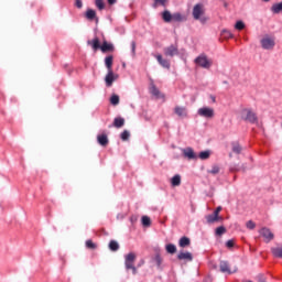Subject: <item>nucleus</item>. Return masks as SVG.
I'll use <instances>...</instances> for the list:
<instances>
[{
	"instance_id": "7ed1b4c3",
	"label": "nucleus",
	"mask_w": 282,
	"mask_h": 282,
	"mask_svg": "<svg viewBox=\"0 0 282 282\" xmlns=\"http://www.w3.org/2000/svg\"><path fill=\"white\" fill-rule=\"evenodd\" d=\"M240 116L242 120L246 122H250L251 124H254L258 122L257 113L252 111L251 109L245 108L241 110Z\"/></svg>"
},
{
	"instance_id": "6e6552de",
	"label": "nucleus",
	"mask_w": 282,
	"mask_h": 282,
	"mask_svg": "<svg viewBox=\"0 0 282 282\" xmlns=\"http://www.w3.org/2000/svg\"><path fill=\"white\" fill-rule=\"evenodd\" d=\"M260 235L263 237V239H265L267 243H270V241L274 239V234H272V231L265 227L260 230Z\"/></svg>"
},
{
	"instance_id": "4468645a",
	"label": "nucleus",
	"mask_w": 282,
	"mask_h": 282,
	"mask_svg": "<svg viewBox=\"0 0 282 282\" xmlns=\"http://www.w3.org/2000/svg\"><path fill=\"white\" fill-rule=\"evenodd\" d=\"M177 259L180 261H193V254L191 252H180Z\"/></svg>"
},
{
	"instance_id": "a18cd8bd",
	"label": "nucleus",
	"mask_w": 282,
	"mask_h": 282,
	"mask_svg": "<svg viewBox=\"0 0 282 282\" xmlns=\"http://www.w3.org/2000/svg\"><path fill=\"white\" fill-rule=\"evenodd\" d=\"M226 246H227L228 248H235V241H234V240H228V241L226 242Z\"/></svg>"
},
{
	"instance_id": "72a5a7b5",
	"label": "nucleus",
	"mask_w": 282,
	"mask_h": 282,
	"mask_svg": "<svg viewBox=\"0 0 282 282\" xmlns=\"http://www.w3.org/2000/svg\"><path fill=\"white\" fill-rule=\"evenodd\" d=\"M198 158L200 160H208L210 158V152L209 151H203L199 153Z\"/></svg>"
},
{
	"instance_id": "37998d69",
	"label": "nucleus",
	"mask_w": 282,
	"mask_h": 282,
	"mask_svg": "<svg viewBox=\"0 0 282 282\" xmlns=\"http://www.w3.org/2000/svg\"><path fill=\"white\" fill-rule=\"evenodd\" d=\"M154 261L158 265V268H160V265H162V257L160 254H156L155 258H154Z\"/></svg>"
},
{
	"instance_id": "58836bf2",
	"label": "nucleus",
	"mask_w": 282,
	"mask_h": 282,
	"mask_svg": "<svg viewBox=\"0 0 282 282\" xmlns=\"http://www.w3.org/2000/svg\"><path fill=\"white\" fill-rule=\"evenodd\" d=\"M219 165H214L212 170L208 171L212 175H217L219 173Z\"/></svg>"
},
{
	"instance_id": "412c9836",
	"label": "nucleus",
	"mask_w": 282,
	"mask_h": 282,
	"mask_svg": "<svg viewBox=\"0 0 282 282\" xmlns=\"http://www.w3.org/2000/svg\"><path fill=\"white\" fill-rule=\"evenodd\" d=\"M113 127H116V129H121V127H124V118L122 117L115 118Z\"/></svg>"
},
{
	"instance_id": "4be33fe9",
	"label": "nucleus",
	"mask_w": 282,
	"mask_h": 282,
	"mask_svg": "<svg viewBox=\"0 0 282 282\" xmlns=\"http://www.w3.org/2000/svg\"><path fill=\"white\" fill-rule=\"evenodd\" d=\"M181 184H182V176L180 174H176L171 178L172 186H180Z\"/></svg>"
},
{
	"instance_id": "a19ab883",
	"label": "nucleus",
	"mask_w": 282,
	"mask_h": 282,
	"mask_svg": "<svg viewBox=\"0 0 282 282\" xmlns=\"http://www.w3.org/2000/svg\"><path fill=\"white\" fill-rule=\"evenodd\" d=\"M232 151L234 153H241V145H239L238 143H234Z\"/></svg>"
},
{
	"instance_id": "b1692460",
	"label": "nucleus",
	"mask_w": 282,
	"mask_h": 282,
	"mask_svg": "<svg viewBox=\"0 0 282 282\" xmlns=\"http://www.w3.org/2000/svg\"><path fill=\"white\" fill-rule=\"evenodd\" d=\"M271 12H273V14H280V12H282V2L280 3H274L271 7Z\"/></svg>"
},
{
	"instance_id": "aec40b11",
	"label": "nucleus",
	"mask_w": 282,
	"mask_h": 282,
	"mask_svg": "<svg viewBox=\"0 0 282 282\" xmlns=\"http://www.w3.org/2000/svg\"><path fill=\"white\" fill-rule=\"evenodd\" d=\"M271 252L276 259H282V246L271 248Z\"/></svg>"
},
{
	"instance_id": "cd10ccee",
	"label": "nucleus",
	"mask_w": 282,
	"mask_h": 282,
	"mask_svg": "<svg viewBox=\"0 0 282 282\" xmlns=\"http://www.w3.org/2000/svg\"><path fill=\"white\" fill-rule=\"evenodd\" d=\"M95 18H96V11L94 9H88L86 11V19H88V21H94Z\"/></svg>"
},
{
	"instance_id": "8fccbe9b",
	"label": "nucleus",
	"mask_w": 282,
	"mask_h": 282,
	"mask_svg": "<svg viewBox=\"0 0 282 282\" xmlns=\"http://www.w3.org/2000/svg\"><path fill=\"white\" fill-rule=\"evenodd\" d=\"M108 3H109L110 6H113V3H116V0H108Z\"/></svg>"
},
{
	"instance_id": "9b49d317",
	"label": "nucleus",
	"mask_w": 282,
	"mask_h": 282,
	"mask_svg": "<svg viewBox=\"0 0 282 282\" xmlns=\"http://www.w3.org/2000/svg\"><path fill=\"white\" fill-rule=\"evenodd\" d=\"M174 113H176V116H178L180 118H186L188 116V110L186 109V107L176 106L174 108Z\"/></svg>"
},
{
	"instance_id": "0eeeda50",
	"label": "nucleus",
	"mask_w": 282,
	"mask_h": 282,
	"mask_svg": "<svg viewBox=\"0 0 282 282\" xmlns=\"http://www.w3.org/2000/svg\"><path fill=\"white\" fill-rule=\"evenodd\" d=\"M165 56H170L173 58V56H177L180 54V50L177 48V45L172 44L163 50Z\"/></svg>"
},
{
	"instance_id": "c756f323",
	"label": "nucleus",
	"mask_w": 282,
	"mask_h": 282,
	"mask_svg": "<svg viewBox=\"0 0 282 282\" xmlns=\"http://www.w3.org/2000/svg\"><path fill=\"white\" fill-rule=\"evenodd\" d=\"M101 52H111L113 50V45L104 42L102 45L100 46Z\"/></svg>"
},
{
	"instance_id": "bb28decb",
	"label": "nucleus",
	"mask_w": 282,
	"mask_h": 282,
	"mask_svg": "<svg viewBox=\"0 0 282 282\" xmlns=\"http://www.w3.org/2000/svg\"><path fill=\"white\" fill-rule=\"evenodd\" d=\"M165 249L169 254H175L177 252V247H175L173 243L166 245Z\"/></svg>"
},
{
	"instance_id": "f3484780",
	"label": "nucleus",
	"mask_w": 282,
	"mask_h": 282,
	"mask_svg": "<svg viewBox=\"0 0 282 282\" xmlns=\"http://www.w3.org/2000/svg\"><path fill=\"white\" fill-rule=\"evenodd\" d=\"M105 65L108 72H113V56L109 55L105 58Z\"/></svg>"
},
{
	"instance_id": "2f4dec72",
	"label": "nucleus",
	"mask_w": 282,
	"mask_h": 282,
	"mask_svg": "<svg viewBox=\"0 0 282 282\" xmlns=\"http://www.w3.org/2000/svg\"><path fill=\"white\" fill-rule=\"evenodd\" d=\"M225 232H226V227L220 226V227H217V228H216L215 235H216L217 237H221V235H224Z\"/></svg>"
},
{
	"instance_id": "dca6fc26",
	"label": "nucleus",
	"mask_w": 282,
	"mask_h": 282,
	"mask_svg": "<svg viewBox=\"0 0 282 282\" xmlns=\"http://www.w3.org/2000/svg\"><path fill=\"white\" fill-rule=\"evenodd\" d=\"M207 224H215L216 221H221V217L217 216V214L207 215L205 217Z\"/></svg>"
},
{
	"instance_id": "f257e3e1",
	"label": "nucleus",
	"mask_w": 282,
	"mask_h": 282,
	"mask_svg": "<svg viewBox=\"0 0 282 282\" xmlns=\"http://www.w3.org/2000/svg\"><path fill=\"white\" fill-rule=\"evenodd\" d=\"M192 17L195 21H200V23H206V7L203 3H197L194 6L192 11Z\"/></svg>"
},
{
	"instance_id": "f8f14e48",
	"label": "nucleus",
	"mask_w": 282,
	"mask_h": 282,
	"mask_svg": "<svg viewBox=\"0 0 282 282\" xmlns=\"http://www.w3.org/2000/svg\"><path fill=\"white\" fill-rule=\"evenodd\" d=\"M183 155L184 158H187V160H197V154H195V151H193L192 148L183 149Z\"/></svg>"
},
{
	"instance_id": "ea45409f",
	"label": "nucleus",
	"mask_w": 282,
	"mask_h": 282,
	"mask_svg": "<svg viewBox=\"0 0 282 282\" xmlns=\"http://www.w3.org/2000/svg\"><path fill=\"white\" fill-rule=\"evenodd\" d=\"M98 10H105V2L102 0H95Z\"/></svg>"
},
{
	"instance_id": "20e7f679",
	"label": "nucleus",
	"mask_w": 282,
	"mask_h": 282,
	"mask_svg": "<svg viewBox=\"0 0 282 282\" xmlns=\"http://www.w3.org/2000/svg\"><path fill=\"white\" fill-rule=\"evenodd\" d=\"M260 45L262 50H274V45H276L274 36L271 35H264L260 40Z\"/></svg>"
},
{
	"instance_id": "603ef678",
	"label": "nucleus",
	"mask_w": 282,
	"mask_h": 282,
	"mask_svg": "<svg viewBox=\"0 0 282 282\" xmlns=\"http://www.w3.org/2000/svg\"><path fill=\"white\" fill-rule=\"evenodd\" d=\"M212 100L215 102V98H212Z\"/></svg>"
},
{
	"instance_id": "7c9ffc66",
	"label": "nucleus",
	"mask_w": 282,
	"mask_h": 282,
	"mask_svg": "<svg viewBox=\"0 0 282 282\" xmlns=\"http://www.w3.org/2000/svg\"><path fill=\"white\" fill-rule=\"evenodd\" d=\"M110 102L113 106L120 105V97L118 95H112L111 98H110Z\"/></svg>"
},
{
	"instance_id": "473e14b6",
	"label": "nucleus",
	"mask_w": 282,
	"mask_h": 282,
	"mask_svg": "<svg viewBox=\"0 0 282 282\" xmlns=\"http://www.w3.org/2000/svg\"><path fill=\"white\" fill-rule=\"evenodd\" d=\"M86 248H88V250H96L98 246H96V243L91 240H86Z\"/></svg>"
},
{
	"instance_id": "c03bdc74",
	"label": "nucleus",
	"mask_w": 282,
	"mask_h": 282,
	"mask_svg": "<svg viewBox=\"0 0 282 282\" xmlns=\"http://www.w3.org/2000/svg\"><path fill=\"white\" fill-rule=\"evenodd\" d=\"M158 6H166V0H154V8Z\"/></svg>"
},
{
	"instance_id": "c9c22d12",
	"label": "nucleus",
	"mask_w": 282,
	"mask_h": 282,
	"mask_svg": "<svg viewBox=\"0 0 282 282\" xmlns=\"http://www.w3.org/2000/svg\"><path fill=\"white\" fill-rule=\"evenodd\" d=\"M141 221L143 226H147V227L151 226V218H149V216H143Z\"/></svg>"
},
{
	"instance_id": "09e8293b",
	"label": "nucleus",
	"mask_w": 282,
	"mask_h": 282,
	"mask_svg": "<svg viewBox=\"0 0 282 282\" xmlns=\"http://www.w3.org/2000/svg\"><path fill=\"white\" fill-rule=\"evenodd\" d=\"M131 47H132V52H133V54H135V42H131Z\"/></svg>"
},
{
	"instance_id": "5701e85b",
	"label": "nucleus",
	"mask_w": 282,
	"mask_h": 282,
	"mask_svg": "<svg viewBox=\"0 0 282 282\" xmlns=\"http://www.w3.org/2000/svg\"><path fill=\"white\" fill-rule=\"evenodd\" d=\"M178 246L181 248H186L187 246H191V239L188 237H182L178 241Z\"/></svg>"
},
{
	"instance_id": "1a4fd4ad",
	"label": "nucleus",
	"mask_w": 282,
	"mask_h": 282,
	"mask_svg": "<svg viewBox=\"0 0 282 282\" xmlns=\"http://www.w3.org/2000/svg\"><path fill=\"white\" fill-rule=\"evenodd\" d=\"M118 78V75L113 74V70H108V74L105 77V83L107 87H111L113 85V80Z\"/></svg>"
},
{
	"instance_id": "c85d7f7f",
	"label": "nucleus",
	"mask_w": 282,
	"mask_h": 282,
	"mask_svg": "<svg viewBox=\"0 0 282 282\" xmlns=\"http://www.w3.org/2000/svg\"><path fill=\"white\" fill-rule=\"evenodd\" d=\"M184 20H185L184 15H182V13L180 12L172 14V21L182 22Z\"/></svg>"
},
{
	"instance_id": "423d86ee",
	"label": "nucleus",
	"mask_w": 282,
	"mask_h": 282,
	"mask_svg": "<svg viewBox=\"0 0 282 282\" xmlns=\"http://www.w3.org/2000/svg\"><path fill=\"white\" fill-rule=\"evenodd\" d=\"M197 115L200 116V118H215V109L210 107H203L197 110Z\"/></svg>"
},
{
	"instance_id": "de8ad7c7",
	"label": "nucleus",
	"mask_w": 282,
	"mask_h": 282,
	"mask_svg": "<svg viewBox=\"0 0 282 282\" xmlns=\"http://www.w3.org/2000/svg\"><path fill=\"white\" fill-rule=\"evenodd\" d=\"M219 213H221V207H217V208L214 210V214H215L216 216H218V217H219Z\"/></svg>"
},
{
	"instance_id": "79ce46f5",
	"label": "nucleus",
	"mask_w": 282,
	"mask_h": 282,
	"mask_svg": "<svg viewBox=\"0 0 282 282\" xmlns=\"http://www.w3.org/2000/svg\"><path fill=\"white\" fill-rule=\"evenodd\" d=\"M246 226L249 230H254V228L257 227V225L252 220L247 221Z\"/></svg>"
},
{
	"instance_id": "39448f33",
	"label": "nucleus",
	"mask_w": 282,
	"mask_h": 282,
	"mask_svg": "<svg viewBox=\"0 0 282 282\" xmlns=\"http://www.w3.org/2000/svg\"><path fill=\"white\" fill-rule=\"evenodd\" d=\"M134 262H135V253L133 252L128 253L124 259V265L127 270H132V274H135V272H138V270L133 265Z\"/></svg>"
},
{
	"instance_id": "3c124183",
	"label": "nucleus",
	"mask_w": 282,
	"mask_h": 282,
	"mask_svg": "<svg viewBox=\"0 0 282 282\" xmlns=\"http://www.w3.org/2000/svg\"><path fill=\"white\" fill-rule=\"evenodd\" d=\"M262 1H264L265 3H268V1H270V0H262Z\"/></svg>"
},
{
	"instance_id": "a211bd4d",
	"label": "nucleus",
	"mask_w": 282,
	"mask_h": 282,
	"mask_svg": "<svg viewBox=\"0 0 282 282\" xmlns=\"http://www.w3.org/2000/svg\"><path fill=\"white\" fill-rule=\"evenodd\" d=\"M97 142L101 145V147H107V144H109V138H107V134H99L97 137Z\"/></svg>"
},
{
	"instance_id": "4c0bfd02",
	"label": "nucleus",
	"mask_w": 282,
	"mask_h": 282,
	"mask_svg": "<svg viewBox=\"0 0 282 282\" xmlns=\"http://www.w3.org/2000/svg\"><path fill=\"white\" fill-rule=\"evenodd\" d=\"M129 138H131V133L128 130H124L121 133V140L127 141Z\"/></svg>"
},
{
	"instance_id": "e433bc0d",
	"label": "nucleus",
	"mask_w": 282,
	"mask_h": 282,
	"mask_svg": "<svg viewBox=\"0 0 282 282\" xmlns=\"http://www.w3.org/2000/svg\"><path fill=\"white\" fill-rule=\"evenodd\" d=\"M245 28H246V24L243 23V21H237L235 24L236 30H243Z\"/></svg>"
},
{
	"instance_id": "a878e982",
	"label": "nucleus",
	"mask_w": 282,
	"mask_h": 282,
	"mask_svg": "<svg viewBox=\"0 0 282 282\" xmlns=\"http://www.w3.org/2000/svg\"><path fill=\"white\" fill-rule=\"evenodd\" d=\"M162 17H163V21H165V23H171V21H173V14H171L170 11H164Z\"/></svg>"
},
{
	"instance_id": "f704fd0d",
	"label": "nucleus",
	"mask_w": 282,
	"mask_h": 282,
	"mask_svg": "<svg viewBox=\"0 0 282 282\" xmlns=\"http://www.w3.org/2000/svg\"><path fill=\"white\" fill-rule=\"evenodd\" d=\"M223 39H232V33L229 30L221 31Z\"/></svg>"
},
{
	"instance_id": "f03ea898",
	"label": "nucleus",
	"mask_w": 282,
	"mask_h": 282,
	"mask_svg": "<svg viewBox=\"0 0 282 282\" xmlns=\"http://www.w3.org/2000/svg\"><path fill=\"white\" fill-rule=\"evenodd\" d=\"M195 65L197 67H202L203 69H210L213 67V59L208 58L206 54H200L194 59Z\"/></svg>"
},
{
	"instance_id": "9d476101",
	"label": "nucleus",
	"mask_w": 282,
	"mask_h": 282,
	"mask_svg": "<svg viewBox=\"0 0 282 282\" xmlns=\"http://www.w3.org/2000/svg\"><path fill=\"white\" fill-rule=\"evenodd\" d=\"M155 58L161 67H164L165 69H171V62L169 59H164L162 55H155Z\"/></svg>"
},
{
	"instance_id": "393cba45",
	"label": "nucleus",
	"mask_w": 282,
	"mask_h": 282,
	"mask_svg": "<svg viewBox=\"0 0 282 282\" xmlns=\"http://www.w3.org/2000/svg\"><path fill=\"white\" fill-rule=\"evenodd\" d=\"M109 249H110L112 252H118V250H120V245L118 243V241L111 240V241L109 242Z\"/></svg>"
},
{
	"instance_id": "6ab92c4d",
	"label": "nucleus",
	"mask_w": 282,
	"mask_h": 282,
	"mask_svg": "<svg viewBox=\"0 0 282 282\" xmlns=\"http://www.w3.org/2000/svg\"><path fill=\"white\" fill-rule=\"evenodd\" d=\"M150 94H152V96H155V98H164V95H162V93H160V89H158V87H155V85H152L150 87Z\"/></svg>"
},
{
	"instance_id": "49530a36",
	"label": "nucleus",
	"mask_w": 282,
	"mask_h": 282,
	"mask_svg": "<svg viewBox=\"0 0 282 282\" xmlns=\"http://www.w3.org/2000/svg\"><path fill=\"white\" fill-rule=\"evenodd\" d=\"M75 6H76V8H83V0H76L75 1Z\"/></svg>"
},
{
	"instance_id": "2eb2a0df",
	"label": "nucleus",
	"mask_w": 282,
	"mask_h": 282,
	"mask_svg": "<svg viewBox=\"0 0 282 282\" xmlns=\"http://www.w3.org/2000/svg\"><path fill=\"white\" fill-rule=\"evenodd\" d=\"M219 268H220V272L232 274V271H230V264H228V261H220Z\"/></svg>"
},
{
	"instance_id": "ddd939ff",
	"label": "nucleus",
	"mask_w": 282,
	"mask_h": 282,
	"mask_svg": "<svg viewBox=\"0 0 282 282\" xmlns=\"http://www.w3.org/2000/svg\"><path fill=\"white\" fill-rule=\"evenodd\" d=\"M88 45H91L93 50L96 52L98 50H100L101 45H100V40L98 37H95L94 40H88L87 41Z\"/></svg>"
}]
</instances>
